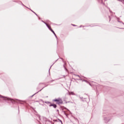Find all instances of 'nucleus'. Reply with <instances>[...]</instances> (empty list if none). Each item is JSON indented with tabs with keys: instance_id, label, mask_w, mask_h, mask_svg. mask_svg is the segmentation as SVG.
<instances>
[{
	"instance_id": "f257e3e1",
	"label": "nucleus",
	"mask_w": 124,
	"mask_h": 124,
	"mask_svg": "<svg viewBox=\"0 0 124 124\" xmlns=\"http://www.w3.org/2000/svg\"><path fill=\"white\" fill-rule=\"evenodd\" d=\"M0 98H5L4 99L5 100H8L9 101H11V102H15L16 100L15 99H11L10 98H8V97H5L4 96L0 95Z\"/></svg>"
},
{
	"instance_id": "f03ea898",
	"label": "nucleus",
	"mask_w": 124,
	"mask_h": 124,
	"mask_svg": "<svg viewBox=\"0 0 124 124\" xmlns=\"http://www.w3.org/2000/svg\"><path fill=\"white\" fill-rule=\"evenodd\" d=\"M111 119L112 117L110 115L104 116V120L106 123H108Z\"/></svg>"
},
{
	"instance_id": "7ed1b4c3",
	"label": "nucleus",
	"mask_w": 124,
	"mask_h": 124,
	"mask_svg": "<svg viewBox=\"0 0 124 124\" xmlns=\"http://www.w3.org/2000/svg\"><path fill=\"white\" fill-rule=\"evenodd\" d=\"M45 25H46V27L48 28V29L49 30H50L52 32H53V33H54V34L55 37H56V38H58V37H57V35H56V33H55V31H54L52 30V28H51V27H50L49 26H48V24H47V23H45Z\"/></svg>"
},
{
	"instance_id": "20e7f679",
	"label": "nucleus",
	"mask_w": 124,
	"mask_h": 124,
	"mask_svg": "<svg viewBox=\"0 0 124 124\" xmlns=\"http://www.w3.org/2000/svg\"><path fill=\"white\" fill-rule=\"evenodd\" d=\"M53 101H55L56 102H57V104H62V100L55 99L53 100Z\"/></svg>"
},
{
	"instance_id": "39448f33",
	"label": "nucleus",
	"mask_w": 124,
	"mask_h": 124,
	"mask_svg": "<svg viewBox=\"0 0 124 124\" xmlns=\"http://www.w3.org/2000/svg\"><path fill=\"white\" fill-rule=\"evenodd\" d=\"M49 106L50 107H51V106H53V108H57V105L56 104H50Z\"/></svg>"
},
{
	"instance_id": "423d86ee",
	"label": "nucleus",
	"mask_w": 124,
	"mask_h": 124,
	"mask_svg": "<svg viewBox=\"0 0 124 124\" xmlns=\"http://www.w3.org/2000/svg\"><path fill=\"white\" fill-rule=\"evenodd\" d=\"M69 94L70 95H76V94L75 93H74V92H71L69 93Z\"/></svg>"
},
{
	"instance_id": "0eeeda50",
	"label": "nucleus",
	"mask_w": 124,
	"mask_h": 124,
	"mask_svg": "<svg viewBox=\"0 0 124 124\" xmlns=\"http://www.w3.org/2000/svg\"><path fill=\"white\" fill-rule=\"evenodd\" d=\"M119 1H121V2H122L124 4V0H117Z\"/></svg>"
},
{
	"instance_id": "6e6552de",
	"label": "nucleus",
	"mask_w": 124,
	"mask_h": 124,
	"mask_svg": "<svg viewBox=\"0 0 124 124\" xmlns=\"http://www.w3.org/2000/svg\"><path fill=\"white\" fill-rule=\"evenodd\" d=\"M45 103H46V104H51V103L49 101H46V102H45Z\"/></svg>"
},
{
	"instance_id": "1a4fd4ad",
	"label": "nucleus",
	"mask_w": 124,
	"mask_h": 124,
	"mask_svg": "<svg viewBox=\"0 0 124 124\" xmlns=\"http://www.w3.org/2000/svg\"><path fill=\"white\" fill-rule=\"evenodd\" d=\"M30 9V10H31V11H32V12H33L34 14H35V15H36V16H38L37 15V14H36V13H35V12H33V11L31 10V9Z\"/></svg>"
},
{
	"instance_id": "9d476101",
	"label": "nucleus",
	"mask_w": 124,
	"mask_h": 124,
	"mask_svg": "<svg viewBox=\"0 0 124 124\" xmlns=\"http://www.w3.org/2000/svg\"><path fill=\"white\" fill-rule=\"evenodd\" d=\"M39 93V91H38V92L36 93H34V94H33L31 97H32V96H33V95H35V94H36V93Z\"/></svg>"
},
{
	"instance_id": "9b49d317",
	"label": "nucleus",
	"mask_w": 124,
	"mask_h": 124,
	"mask_svg": "<svg viewBox=\"0 0 124 124\" xmlns=\"http://www.w3.org/2000/svg\"><path fill=\"white\" fill-rule=\"evenodd\" d=\"M63 66L64 69H65V70H66V67H65V65L64 64V65H63Z\"/></svg>"
},
{
	"instance_id": "f8f14e48",
	"label": "nucleus",
	"mask_w": 124,
	"mask_h": 124,
	"mask_svg": "<svg viewBox=\"0 0 124 124\" xmlns=\"http://www.w3.org/2000/svg\"><path fill=\"white\" fill-rule=\"evenodd\" d=\"M64 114L65 116H66V117H67V114H66L65 111H64Z\"/></svg>"
},
{
	"instance_id": "ddd939ff",
	"label": "nucleus",
	"mask_w": 124,
	"mask_h": 124,
	"mask_svg": "<svg viewBox=\"0 0 124 124\" xmlns=\"http://www.w3.org/2000/svg\"><path fill=\"white\" fill-rule=\"evenodd\" d=\"M99 2H102V0H98Z\"/></svg>"
},
{
	"instance_id": "4468645a",
	"label": "nucleus",
	"mask_w": 124,
	"mask_h": 124,
	"mask_svg": "<svg viewBox=\"0 0 124 124\" xmlns=\"http://www.w3.org/2000/svg\"><path fill=\"white\" fill-rule=\"evenodd\" d=\"M76 76H77V77H79V78H81V77H79V75H75Z\"/></svg>"
},
{
	"instance_id": "2eb2a0df",
	"label": "nucleus",
	"mask_w": 124,
	"mask_h": 124,
	"mask_svg": "<svg viewBox=\"0 0 124 124\" xmlns=\"http://www.w3.org/2000/svg\"><path fill=\"white\" fill-rule=\"evenodd\" d=\"M119 20H120V19H119V18H117V21H118V22H121V21H120Z\"/></svg>"
},
{
	"instance_id": "dca6fc26",
	"label": "nucleus",
	"mask_w": 124,
	"mask_h": 124,
	"mask_svg": "<svg viewBox=\"0 0 124 124\" xmlns=\"http://www.w3.org/2000/svg\"><path fill=\"white\" fill-rule=\"evenodd\" d=\"M44 88H45V87H44L41 90H40L39 91V92H41V91H42V90H43V89H44Z\"/></svg>"
},
{
	"instance_id": "f3484780",
	"label": "nucleus",
	"mask_w": 124,
	"mask_h": 124,
	"mask_svg": "<svg viewBox=\"0 0 124 124\" xmlns=\"http://www.w3.org/2000/svg\"><path fill=\"white\" fill-rule=\"evenodd\" d=\"M59 121L61 122V124H62V120H59Z\"/></svg>"
},
{
	"instance_id": "a211bd4d",
	"label": "nucleus",
	"mask_w": 124,
	"mask_h": 124,
	"mask_svg": "<svg viewBox=\"0 0 124 124\" xmlns=\"http://www.w3.org/2000/svg\"><path fill=\"white\" fill-rule=\"evenodd\" d=\"M38 117L39 118V119H40V115H38Z\"/></svg>"
},
{
	"instance_id": "6ab92c4d",
	"label": "nucleus",
	"mask_w": 124,
	"mask_h": 124,
	"mask_svg": "<svg viewBox=\"0 0 124 124\" xmlns=\"http://www.w3.org/2000/svg\"><path fill=\"white\" fill-rule=\"evenodd\" d=\"M42 22H43V23H44V24H45V23H46V22H44L43 20H42Z\"/></svg>"
},
{
	"instance_id": "aec40b11",
	"label": "nucleus",
	"mask_w": 124,
	"mask_h": 124,
	"mask_svg": "<svg viewBox=\"0 0 124 124\" xmlns=\"http://www.w3.org/2000/svg\"><path fill=\"white\" fill-rule=\"evenodd\" d=\"M72 26H74V27H76V25H75L74 24H72Z\"/></svg>"
},
{
	"instance_id": "412c9836",
	"label": "nucleus",
	"mask_w": 124,
	"mask_h": 124,
	"mask_svg": "<svg viewBox=\"0 0 124 124\" xmlns=\"http://www.w3.org/2000/svg\"><path fill=\"white\" fill-rule=\"evenodd\" d=\"M109 18V21H111V18H110V16H108Z\"/></svg>"
},
{
	"instance_id": "4be33fe9",
	"label": "nucleus",
	"mask_w": 124,
	"mask_h": 124,
	"mask_svg": "<svg viewBox=\"0 0 124 124\" xmlns=\"http://www.w3.org/2000/svg\"><path fill=\"white\" fill-rule=\"evenodd\" d=\"M45 87H47V86H48V85H46V84H45Z\"/></svg>"
},
{
	"instance_id": "5701e85b",
	"label": "nucleus",
	"mask_w": 124,
	"mask_h": 124,
	"mask_svg": "<svg viewBox=\"0 0 124 124\" xmlns=\"http://www.w3.org/2000/svg\"><path fill=\"white\" fill-rule=\"evenodd\" d=\"M79 28H82V25H81L80 26H79Z\"/></svg>"
},
{
	"instance_id": "b1692460",
	"label": "nucleus",
	"mask_w": 124,
	"mask_h": 124,
	"mask_svg": "<svg viewBox=\"0 0 124 124\" xmlns=\"http://www.w3.org/2000/svg\"><path fill=\"white\" fill-rule=\"evenodd\" d=\"M49 71V74H50V69H49V71Z\"/></svg>"
},
{
	"instance_id": "393cba45",
	"label": "nucleus",
	"mask_w": 124,
	"mask_h": 124,
	"mask_svg": "<svg viewBox=\"0 0 124 124\" xmlns=\"http://www.w3.org/2000/svg\"><path fill=\"white\" fill-rule=\"evenodd\" d=\"M53 81H54V80H51V81H50V82H53Z\"/></svg>"
},
{
	"instance_id": "a878e982",
	"label": "nucleus",
	"mask_w": 124,
	"mask_h": 124,
	"mask_svg": "<svg viewBox=\"0 0 124 124\" xmlns=\"http://www.w3.org/2000/svg\"><path fill=\"white\" fill-rule=\"evenodd\" d=\"M80 98H81V99H83V97H80Z\"/></svg>"
},
{
	"instance_id": "bb28decb",
	"label": "nucleus",
	"mask_w": 124,
	"mask_h": 124,
	"mask_svg": "<svg viewBox=\"0 0 124 124\" xmlns=\"http://www.w3.org/2000/svg\"><path fill=\"white\" fill-rule=\"evenodd\" d=\"M57 112H59V109H57Z\"/></svg>"
},
{
	"instance_id": "cd10ccee",
	"label": "nucleus",
	"mask_w": 124,
	"mask_h": 124,
	"mask_svg": "<svg viewBox=\"0 0 124 124\" xmlns=\"http://www.w3.org/2000/svg\"><path fill=\"white\" fill-rule=\"evenodd\" d=\"M22 5H23V6H25V5H24L23 3H22Z\"/></svg>"
},
{
	"instance_id": "c85d7f7f",
	"label": "nucleus",
	"mask_w": 124,
	"mask_h": 124,
	"mask_svg": "<svg viewBox=\"0 0 124 124\" xmlns=\"http://www.w3.org/2000/svg\"><path fill=\"white\" fill-rule=\"evenodd\" d=\"M61 59H62V62H63V59L62 58H61Z\"/></svg>"
},
{
	"instance_id": "c756f323",
	"label": "nucleus",
	"mask_w": 124,
	"mask_h": 124,
	"mask_svg": "<svg viewBox=\"0 0 124 124\" xmlns=\"http://www.w3.org/2000/svg\"><path fill=\"white\" fill-rule=\"evenodd\" d=\"M52 65H51V66H50V68H51V67H52Z\"/></svg>"
},
{
	"instance_id": "7c9ffc66",
	"label": "nucleus",
	"mask_w": 124,
	"mask_h": 124,
	"mask_svg": "<svg viewBox=\"0 0 124 124\" xmlns=\"http://www.w3.org/2000/svg\"><path fill=\"white\" fill-rule=\"evenodd\" d=\"M119 29H124V28H120Z\"/></svg>"
},
{
	"instance_id": "2f4dec72",
	"label": "nucleus",
	"mask_w": 124,
	"mask_h": 124,
	"mask_svg": "<svg viewBox=\"0 0 124 124\" xmlns=\"http://www.w3.org/2000/svg\"><path fill=\"white\" fill-rule=\"evenodd\" d=\"M123 25H124V23H123Z\"/></svg>"
}]
</instances>
